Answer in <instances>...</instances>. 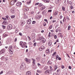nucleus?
<instances>
[{"mask_svg":"<svg viewBox=\"0 0 75 75\" xmlns=\"http://www.w3.org/2000/svg\"><path fill=\"white\" fill-rule=\"evenodd\" d=\"M39 38L42 41V43H45V41H46V39L44 38L43 37H40Z\"/></svg>","mask_w":75,"mask_h":75,"instance_id":"nucleus-1","label":"nucleus"},{"mask_svg":"<svg viewBox=\"0 0 75 75\" xmlns=\"http://www.w3.org/2000/svg\"><path fill=\"white\" fill-rule=\"evenodd\" d=\"M25 60L28 64L30 63V62H31V60H30V59H28L27 58H25Z\"/></svg>","mask_w":75,"mask_h":75,"instance_id":"nucleus-2","label":"nucleus"},{"mask_svg":"<svg viewBox=\"0 0 75 75\" xmlns=\"http://www.w3.org/2000/svg\"><path fill=\"white\" fill-rule=\"evenodd\" d=\"M0 52L1 54H5V50L3 49L0 51Z\"/></svg>","mask_w":75,"mask_h":75,"instance_id":"nucleus-3","label":"nucleus"},{"mask_svg":"<svg viewBox=\"0 0 75 75\" xmlns=\"http://www.w3.org/2000/svg\"><path fill=\"white\" fill-rule=\"evenodd\" d=\"M31 59L33 60V65L34 66L35 65V59H34L33 58H32Z\"/></svg>","mask_w":75,"mask_h":75,"instance_id":"nucleus-4","label":"nucleus"},{"mask_svg":"<svg viewBox=\"0 0 75 75\" xmlns=\"http://www.w3.org/2000/svg\"><path fill=\"white\" fill-rule=\"evenodd\" d=\"M16 2H15V1H11V5H13L15 3H16Z\"/></svg>","mask_w":75,"mask_h":75,"instance_id":"nucleus-5","label":"nucleus"},{"mask_svg":"<svg viewBox=\"0 0 75 75\" xmlns=\"http://www.w3.org/2000/svg\"><path fill=\"white\" fill-rule=\"evenodd\" d=\"M27 23L28 24H30L31 23V20L29 19L27 21Z\"/></svg>","mask_w":75,"mask_h":75,"instance_id":"nucleus-6","label":"nucleus"},{"mask_svg":"<svg viewBox=\"0 0 75 75\" xmlns=\"http://www.w3.org/2000/svg\"><path fill=\"white\" fill-rule=\"evenodd\" d=\"M26 75H31V73L30 71H28L26 73Z\"/></svg>","mask_w":75,"mask_h":75,"instance_id":"nucleus-7","label":"nucleus"},{"mask_svg":"<svg viewBox=\"0 0 75 75\" xmlns=\"http://www.w3.org/2000/svg\"><path fill=\"white\" fill-rule=\"evenodd\" d=\"M21 2H18L16 4L17 6H21Z\"/></svg>","mask_w":75,"mask_h":75,"instance_id":"nucleus-8","label":"nucleus"},{"mask_svg":"<svg viewBox=\"0 0 75 75\" xmlns=\"http://www.w3.org/2000/svg\"><path fill=\"white\" fill-rule=\"evenodd\" d=\"M8 28H9V29H11L12 28V25L10 24L8 26Z\"/></svg>","mask_w":75,"mask_h":75,"instance_id":"nucleus-9","label":"nucleus"},{"mask_svg":"<svg viewBox=\"0 0 75 75\" xmlns=\"http://www.w3.org/2000/svg\"><path fill=\"white\" fill-rule=\"evenodd\" d=\"M25 62H23L22 63L21 66L24 67H25Z\"/></svg>","mask_w":75,"mask_h":75,"instance_id":"nucleus-10","label":"nucleus"},{"mask_svg":"<svg viewBox=\"0 0 75 75\" xmlns=\"http://www.w3.org/2000/svg\"><path fill=\"white\" fill-rule=\"evenodd\" d=\"M24 68H25L24 67L21 66L20 69L21 70H24Z\"/></svg>","mask_w":75,"mask_h":75,"instance_id":"nucleus-11","label":"nucleus"},{"mask_svg":"<svg viewBox=\"0 0 75 75\" xmlns=\"http://www.w3.org/2000/svg\"><path fill=\"white\" fill-rule=\"evenodd\" d=\"M50 72V70H47L45 71V74H47V73H48V74H49Z\"/></svg>","mask_w":75,"mask_h":75,"instance_id":"nucleus-12","label":"nucleus"},{"mask_svg":"<svg viewBox=\"0 0 75 75\" xmlns=\"http://www.w3.org/2000/svg\"><path fill=\"white\" fill-rule=\"evenodd\" d=\"M26 44H27V43H24L23 44V45H22V46H21L22 47V48H24V47H25V45H26Z\"/></svg>","mask_w":75,"mask_h":75,"instance_id":"nucleus-13","label":"nucleus"},{"mask_svg":"<svg viewBox=\"0 0 75 75\" xmlns=\"http://www.w3.org/2000/svg\"><path fill=\"white\" fill-rule=\"evenodd\" d=\"M48 45L49 46H51L52 45V41H50L48 43Z\"/></svg>","mask_w":75,"mask_h":75,"instance_id":"nucleus-14","label":"nucleus"},{"mask_svg":"<svg viewBox=\"0 0 75 75\" xmlns=\"http://www.w3.org/2000/svg\"><path fill=\"white\" fill-rule=\"evenodd\" d=\"M8 51L9 52L10 54H13V51H12L11 50H9Z\"/></svg>","mask_w":75,"mask_h":75,"instance_id":"nucleus-15","label":"nucleus"},{"mask_svg":"<svg viewBox=\"0 0 75 75\" xmlns=\"http://www.w3.org/2000/svg\"><path fill=\"white\" fill-rule=\"evenodd\" d=\"M47 65H52V63L50 61H48L47 62Z\"/></svg>","mask_w":75,"mask_h":75,"instance_id":"nucleus-16","label":"nucleus"},{"mask_svg":"<svg viewBox=\"0 0 75 75\" xmlns=\"http://www.w3.org/2000/svg\"><path fill=\"white\" fill-rule=\"evenodd\" d=\"M60 1V0H56L55 1V3H56V4H58L59 3V1Z\"/></svg>","mask_w":75,"mask_h":75,"instance_id":"nucleus-17","label":"nucleus"},{"mask_svg":"<svg viewBox=\"0 0 75 75\" xmlns=\"http://www.w3.org/2000/svg\"><path fill=\"white\" fill-rule=\"evenodd\" d=\"M46 52L47 54H48L50 53V49H47L46 51Z\"/></svg>","mask_w":75,"mask_h":75,"instance_id":"nucleus-18","label":"nucleus"},{"mask_svg":"<svg viewBox=\"0 0 75 75\" xmlns=\"http://www.w3.org/2000/svg\"><path fill=\"white\" fill-rule=\"evenodd\" d=\"M45 7L44 6H43L42 8H40L41 10H44L45 9Z\"/></svg>","mask_w":75,"mask_h":75,"instance_id":"nucleus-19","label":"nucleus"},{"mask_svg":"<svg viewBox=\"0 0 75 75\" xmlns=\"http://www.w3.org/2000/svg\"><path fill=\"white\" fill-rule=\"evenodd\" d=\"M29 10V8H25L24 9V11H27Z\"/></svg>","mask_w":75,"mask_h":75,"instance_id":"nucleus-20","label":"nucleus"},{"mask_svg":"<svg viewBox=\"0 0 75 75\" xmlns=\"http://www.w3.org/2000/svg\"><path fill=\"white\" fill-rule=\"evenodd\" d=\"M7 36H8V35H7V34L4 33L3 34V37H7Z\"/></svg>","mask_w":75,"mask_h":75,"instance_id":"nucleus-21","label":"nucleus"},{"mask_svg":"<svg viewBox=\"0 0 75 75\" xmlns=\"http://www.w3.org/2000/svg\"><path fill=\"white\" fill-rule=\"evenodd\" d=\"M56 58H57H57H58L59 60H61V57H59V56H58V55H57Z\"/></svg>","mask_w":75,"mask_h":75,"instance_id":"nucleus-22","label":"nucleus"},{"mask_svg":"<svg viewBox=\"0 0 75 75\" xmlns=\"http://www.w3.org/2000/svg\"><path fill=\"white\" fill-rule=\"evenodd\" d=\"M31 1H28V2H27V4H28V5H29V4H31Z\"/></svg>","mask_w":75,"mask_h":75,"instance_id":"nucleus-23","label":"nucleus"},{"mask_svg":"<svg viewBox=\"0 0 75 75\" xmlns=\"http://www.w3.org/2000/svg\"><path fill=\"white\" fill-rule=\"evenodd\" d=\"M23 43V42L21 41L20 42L19 44L20 45H21V46H22Z\"/></svg>","mask_w":75,"mask_h":75,"instance_id":"nucleus-24","label":"nucleus"},{"mask_svg":"<svg viewBox=\"0 0 75 75\" xmlns=\"http://www.w3.org/2000/svg\"><path fill=\"white\" fill-rule=\"evenodd\" d=\"M16 16L15 15H12L11 16V18H15V17Z\"/></svg>","mask_w":75,"mask_h":75,"instance_id":"nucleus-25","label":"nucleus"},{"mask_svg":"<svg viewBox=\"0 0 75 75\" xmlns=\"http://www.w3.org/2000/svg\"><path fill=\"white\" fill-rule=\"evenodd\" d=\"M41 48H42V50H43L44 49H45V47L44 46H42L41 47Z\"/></svg>","mask_w":75,"mask_h":75,"instance_id":"nucleus-26","label":"nucleus"},{"mask_svg":"<svg viewBox=\"0 0 75 75\" xmlns=\"http://www.w3.org/2000/svg\"><path fill=\"white\" fill-rule=\"evenodd\" d=\"M41 48H42V50H43L44 49H45V47L44 46H42L41 47Z\"/></svg>","mask_w":75,"mask_h":75,"instance_id":"nucleus-27","label":"nucleus"},{"mask_svg":"<svg viewBox=\"0 0 75 75\" xmlns=\"http://www.w3.org/2000/svg\"><path fill=\"white\" fill-rule=\"evenodd\" d=\"M38 6L39 7H41L42 6V5L41 4H40Z\"/></svg>","mask_w":75,"mask_h":75,"instance_id":"nucleus-28","label":"nucleus"},{"mask_svg":"<svg viewBox=\"0 0 75 75\" xmlns=\"http://www.w3.org/2000/svg\"><path fill=\"white\" fill-rule=\"evenodd\" d=\"M7 23V22H6V21H4L3 23H2V24H6Z\"/></svg>","mask_w":75,"mask_h":75,"instance_id":"nucleus-29","label":"nucleus"},{"mask_svg":"<svg viewBox=\"0 0 75 75\" xmlns=\"http://www.w3.org/2000/svg\"><path fill=\"white\" fill-rule=\"evenodd\" d=\"M50 1V0H45L44 2L45 3H48Z\"/></svg>","mask_w":75,"mask_h":75,"instance_id":"nucleus-30","label":"nucleus"},{"mask_svg":"<svg viewBox=\"0 0 75 75\" xmlns=\"http://www.w3.org/2000/svg\"><path fill=\"white\" fill-rule=\"evenodd\" d=\"M60 28H58L57 29H56V32L58 33V31H59V29Z\"/></svg>","mask_w":75,"mask_h":75,"instance_id":"nucleus-31","label":"nucleus"},{"mask_svg":"<svg viewBox=\"0 0 75 75\" xmlns=\"http://www.w3.org/2000/svg\"><path fill=\"white\" fill-rule=\"evenodd\" d=\"M62 9L63 10V11H65V7H64L62 6Z\"/></svg>","mask_w":75,"mask_h":75,"instance_id":"nucleus-32","label":"nucleus"},{"mask_svg":"<svg viewBox=\"0 0 75 75\" xmlns=\"http://www.w3.org/2000/svg\"><path fill=\"white\" fill-rule=\"evenodd\" d=\"M13 48V46H11L9 47V50H11Z\"/></svg>","mask_w":75,"mask_h":75,"instance_id":"nucleus-33","label":"nucleus"},{"mask_svg":"<svg viewBox=\"0 0 75 75\" xmlns=\"http://www.w3.org/2000/svg\"><path fill=\"white\" fill-rule=\"evenodd\" d=\"M50 69L51 71H54V70H53V69H52V68L50 66Z\"/></svg>","mask_w":75,"mask_h":75,"instance_id":"nucleus-34","label":"nucleus"},{"mask_svg":"<svg viewBox=\"0 0 75 75\" xmlns=\"http://www.w3.org/2000/svg\"><path fill=\"white\" fill-rule=\"evenodd\" d=\"M57 14H58V12H56L54 13V16H57Z\"/></svg>","mask_w":75,"mask_h":75,"instance_id":"nucleus-35","label":"nucleus"},{"mask_svg":"<svg viewBox=\"0 0 75 75\" xmlns=\"http://www.w3.org/2000/svg\"><path fill=\"white\" fill-rule=\"evenodd\" d=\"M70 28H71V26L70 25H69L68 26V30H69Z\"/></svg>","mask_w":75,"mask_h":75,"instance_id":"nucleus-36","label":"nucleus"},{"mask_svg":"<svg viewBox=\"0 0 75 75\" xmlns=\"http://www.w3.org/2000/svg\"><path fill=\"white\" fill-rule=\"evenodd\" d=\"M34 13V11L33 10V11L31 12V14H33Z\"/></svg>","mask_w":75,"mask_h":75,"instance_id":"nucleus-37","label":"nucleus"},{"mask_svg":"<svg viewBox=\"0 0 75 75\" xmlns=\"http://www.w3.org/2000/svg\"><path fill=\"white\" fill-rule=\"evenodd\" d=\"M35 23H36L35 21H33L32 22V24H35Z\"/></svg>","mask_w":75,"mask_h":75,"instance_id":"nucleus-38","label":"nucleus"},{"mask_svg":"<svg viewBox=\"0 0 75 75\" xmlns=\"http://www.w3.org/2000/svg\"><path fill=\"white\" fill-rule=\"evenodd\" d=\"M37 72L38 73H41V71H40L39 70H38Z\"/></svg>","mask_w":75,"mask_h":75,"instance_id":"nucleus-39","label":"nucleus"},{"mask_svg":"<svg viewBox=\"0 0 75 75\" xmlns=\"http://www.w3.org/2000/svg\"><path fill=\"white\" fill-rule=\"evenodd\" d=\"M28 38L29 39V41H31V38L30 37L28 36Z\"/></svg>","mask_w":75,"mask_h":75,"instance_id":"nucleus-40","label":"nucleus"},{"mask_svg":"<svg viewBox=\"0 0 75 75\" xmlns=\"http://www.w3.org/2000/svg\"><path fill=\"white\" fill-rule=\"evenodd\" d=\"M2 27H3V28L4 29H5V28H6V26H4V25H2Z\"/></svg>","mask_w":75,"mask_h":75,"instance_id":"nucleus-41","label":"nucleus"},{"mask_svg":"<svg viewBox=\"0 0 75 75\" xmlns=\"http://www.w3.org/2000/svg\"><path fill=\"white\" fill-rule=\"evenodd\" d=\"M8 17L9 16H6V18H7V20H8Z\"/></svg>","mask_w":75,"mask_h":75,"instance_id":"nucleus-42","label":"nucleus"},{"mask_svg":"<svg viewBox=\"0 0 75 75\" xmlns=\"http://www.w3.org/2000/svg\"><path fill=\"white\" fill-rule=\"evenodd\" d=\"M39 4V3H37L35 4V6H37V5H38Z\"/></svg>","mask_w":75,"mask_h":75,"instance_id":"nucleus-43","label":"nucleus"},{"mask_svg":"<svg viewBox=\"0 0 75 75\" xmlns=\"http://www.w3.org/2000/svg\"><path fill=\"white\" fill-rule=\"evenodd\" d=\"M54 39H56V38H57V35H54Z\"/></svg>","mask_w":75,"mask_h":75,"instance_id":"nucleus-44","label":"nucleus"},{"mask_svg":"<svg viewBox=\"0 0 75 75\" xmlns=\"http://www.w3.org/2000/svg\"><path fill=\"white\" fill-rule=\"evenodd\" d=\"M11 11L12 13H14V10H11Z\"/></svg>","mask_w":75,"mask_h":75,"instance_id":"nucleus-45","label":"nucleus"},{"mask_svg":"<svg viewBox=\"0 0 75 75\" xmlns=\"http://www.w3.org/2000/svg\"><path fill=\"white\" fill-rule=\"evenodd\" d=\"M56 54V52H54L52 55V56H54Z\"/></svg>","mask_w":75,"mask_h":75,"instance_id":"nucleus-46","label":"nucleus"},{"mask_svg":"<svg viewBox=\"0 0 75 75\" xmlns=\"http://www.w3.org/2000/svg\"><path fill=\"white\" fill-rule=\"evenodd\" d=\"M19 35H21V36H22L23 35V34L21 33H19Z\"/></svg>","mask_w":75,"mask_h":75,"instance_id":"nucleus-47","label":"nucleus"},{"mask_svg":"<svg viewBox=\"0 0 75 75\" xmlns=\"http://www.w3.org/2000/svg\"><path fill=\"white\" fill-rule=\"evenodd\" d=\"M46 23L45 22V23H43V25H44V26H45V25H46Z\"/></svg>","mask_w":75,"mask_h":75,"instance_id":"nucleus-48","label":"nucleus"},{"mask_svg":"<svg viewBox=\"0 0 75 75\" xmlns=\"http://www.w3.org/2000/svg\"><path fill=\"white\" fill-rule=\"evenodd\" d=\"M69 3L70 5H72V2L71 1H70Z\"/></svg>","mask_w":75,"mask_h":75,"instance_id":"nucleus-49","label":"nucleus"},{"mask_svg":"<svg viewBox=\"0 0 75 75\" xmlns=\"http://www.w3.org/2000/svg\"><path fill=\"white\" fill-rule=\"evenodd\" d=\"M36 43H34L33 46H34V47H35V46H36Z\"/></svg>","mask_w":75,"mask_h":75,"instance_id":"nucleus-50","label":"nucleus"},{"mask_svg":"<svg viewBox=\"0 0 75 75\" xmlns=\"http://www.w3.org/2000/svg\"><path fill=\"white\" fill-rule=\"evenodd\" d=\"M39 50L40 51H42V49L41 48V47L39 49Z\"/></svg>","mask_w":75,"mask_h":75,"instance_id":"nucleus-51","label":"nucleus"},{"mask_svg":"<svg viewBox=\"0 0 75 75\" xmlns=\"http://www.w3.org/2000/svg\"><path fill=\"white\" fill-rule=\"evenodd\" d=\"M54 50L53 49V48H52V50H51V52H53L54 51Z\"/></svg>","mask_w":75,"mask_h":75,"instance_id":"nucleus-52","label":"nucleus"},{"mask_svg":"<svg viewBox=\"0 0 75 75\" xmlns=\"http://www.w3.org/2000/svg\"><path fill=\"white\" fill-rule=\"evenodd\" d=\"M5 61H8V59H7V57H6L5 58Z\"/></svg>","mask_w":75,"mask_h":75,"instance_id":"nucleus-53","label":"nucleus"},{"mask_svg":"<svg viewBox=\"0 0 75 75\" xmlns=\"http://www.w3.org/2000/svg\"><path fill=\"white\" fill-rule=\"evenodd\" d=\"M38 18H41V16L39 15L38 16Z\"/></svg>","mask_w":75,"mask_h":75,"instance_id":"nucleus-54","label":"nucleus"},{"mask_svg":"<svg viewBox=\"0 0 75 75\" xmlns=\"http://www.w3.org/2000/svg\"><path fill=\"white\" fill-rule=\"evenodd\" d=\"M17 39L16 38H15L14 40L15 42H16L17 41Z\"/></svg>","mask_w":75,"mask_h":75,"instance_id":"nucleus-55","label":"nucleus"},{"mask_svg":"<svg viewBox=\"0 0 75 75\" xmlns=\"http://www.w3.org/2000/svg\"><path fill=\"white\" fill-rule=\"evenodd\" d=\"M3 73V71H2L1 72H0V75H1V74H2Z\"/></svg>","mask_w":75,"mask_h":75,"instance_id":"nucleus-56","label":"nucleus"},{"mask_svg":"<svg viewBox=\"0 0 75 75\" xmlns=\"http://www.w3.org/2000/svg\"><path fill=\"white\" fill-rule=\"evenodd\" d=\"M52 11V10H49L48 11V12H51Z\"/></svg>","mask_w":75,"mask_h":75,"instance_id":"nucleus-57","label":"nucleus"},{"mask_svg":"<svg viewBox=\"0 0 75 75\" xmlns=\"http://www.w3.org/2000/svg\"><path fill=\"white\" fill-rule=\"evenodd\" d=\"M69 69H72V68L71 67V66H69Z\"/></svg>","mask_w":75,"mask_h":75,"instance_id":"nucleus-58","label":"nucleus"},{"mask_svg":"<svg viewBox=\"0 0 75 75\" xmlns=\"http://www.w3.org/2000/svg\"><path fill=\"white\" fill-rule=\"evenodd\" d=\"M66 18L67 20H69V17H67Z\"/></svg>","mask_w":75,"mask_h":75,"instance_id":"nucleus-59","label":"nucleus"},{"mask_svg":"<svg viewBox=\"0 0 75 75\" xmlns=\"http://www.w3.org/2000/svg\"><path fill=\"white\" fill-rule=\"evenodd\" d=\"M70 8L71 9H72V8H73V6H70Z\"/></svg>","mask_w":75,"mask_h":75,"instance_id":"nucleus-60","label":"nucleus"},{"mask_svg":"<svg viewBox=\"0 0 75 75\" xmlns=\"http://www.w3.org/2000/svg\"><path fill=\"white\" fill-rule=\"evenodd\" d=\"M61 68H62V69H63V68H64V66H62Z\"/></svg>","mask_w":75,"mask_h":75,"instance_id":"nucleus-61","label":"nucleus"},{"mask_svg":"<svg viewBox=\"0 0 75 75\" xmlns=\"http://www.w3.org/2000/svg\"><path fill=\"white\" fill-rule=\"evenodd\" d=\"M62 18V15H61L60 17V19H61V18Z\"/></svg>","mask_w":75,"mask_h":75,"instance_id":"nucleus-62","label":"nucleus"},{"mask_svg":"<svg viewBox=\"0 0 75 75\" xmlns=\"http://www.w3.org/2000/svg\"><path fill=\"white\" fill-rule=\"evenodd\" d=\"M59 71H60L59 69H58L57 70V72H59Z\"/></svg>","mask_w":75,"mask_h":75,"instance_id":"nucleus-63","label":"nucleus"},{"mask_svg":"<svg viewBox=\"0 0 75 75\" xmlns=\"http://www.w3.org/2000/svg\"><path fill=\"white\" fill-rule=\"evenodd\" d=\"M44 21H47V19H44Z\"/></svg>","mask_w":75,"mask_h":75,"instance_id":"nucleus-64","label":"nucleus"}]
</instances>
